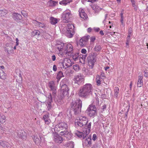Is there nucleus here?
I'll use <instances>...</instances> for the list:
<instances>
[{
	"label": "nucleus",
	"instance_id": "obj_1",
	"mask_svg": "<svg viewBox=\"0 0 148 148\" xmlns=\"http://www.w3.org/2000/svg\"><path fill=\"white\" fill-rule=\"evenodd\" d=\"M56 47L59 51L58 55L60 57H65L67 56H70L73 53V47L70 43H64L58 42L56 45Z\"/></svg>",
	"mask_w": 148,
	"mask_h": 148
},
{
	"label": "nucleus",
	"instance_id": "obj_2",
	"mask_svg": "<svg viewBox=\"0 0 148 148\" xmlns=\"http://www.w3.org/2000/svg\"><path fill=\"white\" fill-rule=\"evenodd\" d=\"M68 125L64 122H61L56 125L54 128L56 132H58L61 130H63L60 133V134L64 135L68 139H70L72 136V134L68 131Z\"/></svg>",
	"mask_w": 148,
	"mask_h": 148
},
{
	"label": "nucleus",
	"instance_id": "obj_3",
	"mask_svg": "<svg viewBox=\"0 0 148 148\" xmlns=\"http://www.w3.org/2000/svg\"><path fill=\"white\" fill-rule=\"evenodd\" d=\"M74 26L72 24H68L67 26L64 27L62 30V33L69 38L73 37L75 32Z\"/></svg>",
	"mask_w": 148,
	"mask_h": 148
},
{
	"label": "nucleus",
	"instance_id": "obj_4",
	"mask_svg": "<svg viewBox=\"0 0 148 148\" xmlns=\"http://www.w3.org/2000/svg\"><path fill=\"white\" fill-rule=\"evenodd\" d=\"M91 122H89L86 126L87 128H85L83 130V132L77 130L75 132L76 136L80 138L84 139L86 136L90 132Z\"/></svg>",
	"mask_w": 148,
	"mask_h": 148
},
{
	"label": "nucleus",
	"instance_id": "obj_5",
	"mask_svg": "<svg viewBox=\"0 0 148 148\" xmlns=\"http://www.w3.org/2000/svg\"><path fill=\"white\" fill-rule=\"evenodd\" d=\"M71 106L75 114H77L81 112L82 101L78 99L75 101H73Z\"/></svg>",
	"mask_w": 148,
	"mask_h": 148
},
{
	"label": "nucleus",
	"instance_id": "obj_6",
	"mask_svg": "<svg viewBox=\"0 0 148 148\" xmlns=\"http://www.w3.org/2000/svg\"><path fill=\"white\" fill-rule=\"evenodd\" d=\"M72 16V14L71 11L69 9H67L62 14L61 18L63 22L67 23L70 21V18Z\"/></svg>",
	"mask_w": 148,
	"mask_h": 148
},
{
	"label": "nucleus",
	"instance_id": "obj_7",
	"mask_svg": "<svg viewBox=\"0 0 148 148\" xmlns=\"http://www.w3.org/2000/svg\"><path fill=\"white\" fill-rule=\"evenodd\" d=\"M88 119L85 116H81L79 117V120H76L75 121V124L77 125L80 127H82L84 126H85V128H87L86 126L88 123Z\"/></svg>",
	"mask_w": 148,
	"mask_h": 148
},
{
	"label": "nucleus",
	"instance_id": "obj_8",
	"mask_svg": "<svg viewBox=\"0 0 148 148\" xmlns=\"http://www.w3.org/2000/svg\"><path fill=\"white\" fill-rule=\"evenodd\" d=\"M86 112L90 117L94 116L97 114V108L95 106L92 105L89 106Z\"/></svg>",
	"mask_w": 148,
	"mask_h": 148
},
{
	"label": "nucleus",
	"instance_id": "obj_9",
	"mask_svg": "<svg viewBox=\"0 0 148 148\" xmlns=\"http://www.w3.org/2000/svg\"><path fill=\"white\" fill-rule=\"evenodd\" d=\"M97 56L96 53H93L90 54L88 58V64L92 68L93 67L94 64L96 61Z\"/></svg>",
	"mask_w": 148,
	"mask_h": 148
},
{
	"label": "nucleus",
	"instance_id": "obj_10",
	"mask_svg": "<svg viewBox=\"0 0 148 148\" xmlns=\"http://www.w3.org/2000/svg\"><path fill=\"white\" fill-rule=\"evenodd\" d=\"M92 86L90 84H86L80 88V92H90L92 91Z\"/></svg>",
	"mask_w": 148,
	"mask_h": 148
},
{
	"label": "nucleus",
	"instance_id": "obj_11",
	"mask_svg": "<svg viewBox=\"0 0 148 148\" xmlns=\"http://www.w3.org/2000/svg\"><path fill=\"white\" fill-rule=\"evenodd\" d=\"M74 80L75 83L78 85H80L83 83L84 78L83 76L80 74H79L74 76Z\"/></svg>",
	"mask_w": 148,
	"mask_h": 148
},
{
	"label": "nucleus",
	"instance_id": "obj_12",
	"mask_svg": "<svg viewBox=\"0 0 148 148\" xmlns=\"http://www.w3.org/2000/svg\"><path fill=\"white\" fill-rule=\"evenodd\" d=\"M89 36H85L81 38L78 42V44L81 47H85L89 39Z\"/></svg>",
	"mask_w": 148,
	"mask_h": 148
},
{
	"label": "nucleus",
	"instance_id": "obj_13",
	"mask_svg": "<svg viewBox=\"0 0 148 148\" xmlns=\"http://www.w3.org/2000/svg\"><path fill=\"white\" fill-rule=\"evenodd\" d=\"M62 64L64 68L66 69L70 67L72 64L71 60L68 58H65L63 60Z\"/></svg>",
	"mask_w": 148,
	"mask_h": 148
},
{
	"label": "nucleus",
	"instance_id": "obj_14",
	"mask_svg": "<svg viewBox=\"0 0 148 148\" xmlns=\"http://www.w3.org/2000/svg\"><path fill=\"white\" fill-rule=\"evenodd\" d=\"M27 133L23 130H20L17 132V136L19 138L22 140H25L27 138Z\"/></svg>",
	"mask_w": 148,
	"mask_h": 148
},
{
	"label": "nucleus",
	"instance_id": "obj_15",
	"mask_svg": "<svg viewBox=\"0 0 148 148\" xmlns=\"http://www.w3.org/2000/svg\"><path fill=\"white\" fill-rule=\"evenodd\" d=\"M53 140L56 143L59 144L62 143L63 141L62 138L56 133L54 134Z\"/></svg>",
	"mask_w": 148,
	"mask_h": 148
},
{
	"label": "nucleus",
	"instance_id": "obj_16",
	"mask_svg": "<svg viewBox=\"0 0 148 148\" xmlns=\"http://www.w3.org/2000/svg\"><path fill=\"white\" fill-rule=\"evenodd\" d=\"M79 15L80 17L84 20L88 18L87 14L84 10L82 8H79Z\"/></svg>",
	"mask_w": 148,
	"mask_h": 148
},
{
	"label": "nucleus",
	"instance_id": "obj_17",
	"mask_svg": "<svg viewBox=\"0 0 148 148\" xmlns=\"http://www.w3.org/2000/svg\"><path fill=\"white\" fill-rule=\"evenodd\" d=\"M61 86L60 91L61 92H68L69 91V89L67 86L65 84H63L62 82L60 83Z\"/></svg>",
	"mask_w": 148,
	"mask_h": 148
},
{
	"label": "nucleus",
	"instance_id": "obj_18",
	"mask_svg": "<svg viewBox=\"0 0 148 148\" xmlns=\"http://www.w3.org/2000/svg\"><path fill=\"white\" fill-rule=\"evenodd\" d=\"M85 138L83 139V144L86 146H87L89 145H90L91 144V136L85 139Z\"/></svg>",
	"mask_w": 148,
	"mask_h": 148
},
{
	"label": "nucleus",
	"instance_id": "obj_19",
	"mask_svg": "<svg viewBox=\"0 0 148 148\" xmlns=\"http://www.w3.org/2000/svg\"><path fill=\"white\" fill-rule=\"evenodd\" d=\"M32 138L34 142L37 144H39L40 141H42L43 138L42 137H40V139L36 135H33Z\"/></svg>",
	"mask_w": 148,
	"mask_h": 148
},
{
	"label": "nucleus",
	"instance_id": "obj_20",
	"mask_svg": "<svg viewBox=\"0 0 148 148\" xmlns=\"http://www.w3.org/2000/svg\"><path fill=\"white\" fill-rule=\"evenodd\" d=\"M49 114L47 113V114L44 115L43 119L45 121V124L48 125L50 123L51 121L49 119Z\"/></svg>",
	"mask_w": 148,
	"mask_h": 148
},
{
	"label": "nucleus",
	"instance_id": "obj_21",
	"mask_svg": "<svg viewBox=\"0 0 148 148\" xmlns=\"http://www.w3.org/2000/svg\"><path fill=\"white\" fill-rule=\"evenodd\" d=\"M13 18L16 21H18L22 18V16L21 14L15 13L13 14Z\"/></svg>",
	"mask_w": 148,
	"mask_h": 148
},
{
	"label": "nucleus",
	"instance_id": "obj_22",
	"mask_svg": "<svg viewBox=\"0 0 148 148\" xmlns=\"http://www.w3.org/2000/svg\"><path fill=\"white\" fill-rule=\"evenodd\" d=\"M32 22L36 26H37L39 27H42L43 28H45V26L44 23L40 22H39L36 20H33L32 21Z\"/></svg>",
	"mask_w": 148,
	"mask_h": 148
},
{
	"label": "nucleus",
	"instance_id": "obj_23",
	"mask_svg": "<svg viewBox=\"0 0 148 148\" xmlns=\"http://www.w3.org/2000/svg\"><path fill=\"white\" fill-rule=\"evenodd\" d=\"M121 18L120 21L121 23L120 26L121 27H123L125 25V18L123 16V13L121 12L120 14Z\"/></svg>",
	"mask_w": 148,
	"mask_h": 148
},
{
	"label": "nucleus",
	"instance_id": "obj_24",
	"mask_svg": "<svg viewBox=\"0 0 148 148\" xmlns=\"http://www.w3.org/2000/svg\"><path fill=\"white\" fill-rule=\"evenodd\" d=\"M54 82L52 81L50 82L49 83V86L51 90H52L53 91H54L56 90V87L54 86Z\"/></svg>",
	"mask_w": 148,
	"mask_h": 148
},
{
	"label": "nucleus",
	"instance_id": "obj_25",
	"mask_svg": "<svg viewBox=\"0 0 148 148\" xmlns=\"http://www.w3.org/2000/svg\"><path fill=\"white\" fill-rule=\"evenodd\" d=\"M59 21L58 20L53 17H51L50 18V23L52 25H54L56 24Z\"/></svg>",
	"mask_w": 148,
	"mask_h": 148
},
{
	"label": "nucleus",
	"instance_id": "obj_26",
	"mask_svg": "<svg viewBox=\"0 0 148 148\" xmlns=\"http://www.w3.org/2000/svg\"><path fill=\"white\" fill-rule=\"evenodd\" d=\"M0 145L5 148H9L10 147L8 143L5 141L0 140Z\"/></svg>",
	"mask_w": 148,
	"mask_h": 148
},
{
	"label": "nucleus",
	"instance_id": "obj_27",
	"mask_svg": "<svg viewBox=\"0 0 148 148\" xmlns=\"http://www.w3.org/2000/svg\"><path fill=\"white\" fill-rule=\"evenodd\" d=\"M143 77L142 76H139L138 77V80L137 82V86L138 87H141L143 85Z\"/></svg>",
	"mask_w": 148,
	"mask_h": 148
},
{
	"label": "nucleus",
	"instance_id": "obj_28",
	"mask_svg": "<svg viewBox=\"0 0 148 148\" xmlns=\"http://www.w3.org/2000/svg\"><path fill=\"white\" fill-rule=\"evenodd\" d=\"M72 1V0H63L59 2L60 4L66 5Z\"/></svg>",
	"mask_w": 148,
	"mask_h": 148
},
{
	"label": "nucleus",
	"instance_id": "obj_29",
	"mask_svg": "<svg viewBox=\"0 0 148 148\" xmlns=\"http://www.w3.org/2000/svg\"><path fill=\"white\" fill-rule=\"evenodd\" d=\"M58 2L53 1L52 0H50L48 1L47 3L48 5L50 6H55Z\"/></svg>",
	"mask_w": 148,
	"mask_h": 148
},
{
	"label": "nucleus",
	"instance_id": "obj_30",
	"mask_svg": "<svg viewBox=\"0 0 148 148\" xmlns=\"http://www.w3.org/2000/svg\"><path fill=\"white\" fill-rule=\"evenodd\" d=\"M6 117L5 116L2 114H0V123H3L5 121Z\"/></svg>",
	"mask_w": 148,
	"mask_h": 148
},
{
	"label": "nucleus",
	"instance_id": "obj_31",
	"mask_svg": "<svg viewBox=\"0 0 148 148\" xmlns=\"http://www.w3.org/2000/svg\"><path fill=\"white\" fill-rule=\"evenodd\" d=\"M77 95L83 98H86L88 97L89 95L88 93H77Z\"/></svg>",
	"mask_w": 148,
	"mask_h": 148
},
{
	"label": "nucleus",
	"instance_id": "obj_32",
	"mask_svg": "<svg viewBox=\"0 0 148 148\" xmlns=\"http://www.w3.org/2000/svg\"><path fill=\"white\" fill-rule=\"evenodd\" d=\"M64 77L63 73L61 71H59L58 73L56 78L58 80H59L60 79Z\"/></svg>",
	"mask_w": 148,
	"mask_h": 148
},
{
	"label": "nucleus",
	"instance_id": "obj_33",
	"mask_svg": "<svg viewBox=\"0 0 148 148\" xmlns=\"http://www.w3.org/2000/svg\"><path fill=\"white\" fill-rule=\"evenodd\" d=\"M86 57V56L85 55L84 56L83 55H80L79 58V62L82 63H84Z\"/></svg>",
	"mask_w": 148,
	"mask_h": 148
},
{
	"label": "nucleus",
	"instance_id": "obj_34",
	"mask_svg": "<svg viewBox=\"0 0 148 148\" xmlns=\"http://www.w3.org/2000/svg\"><path fill=\"white\" fill-rule=\"evenodd\" d=\"M102 78L101 76L99 75H97L96 76V81L98 85H100L101 84V82Z\"/></svg>",
	"mask_w": 148,
	"mask_h": 148
},
{
	"label": "nucleus",
	"instance_id": "obj_35",
	"mask_svg": "<svg viewBox=\"0 0 148 148\" xmlns=\"http://www.w3.org/2000/svg\"><path fill=\"white\" fill-rule=\"evenodd\" d=\"M79 53H75L73 56V59L75 61H77L79 58Z\"/></svg>",
	"mask_w": 148,
	"mask_h": 148
},
{
	"label": "nucleus",
	"instance_id": "obj_36",
	"mask_svg": "<svg viewBox=\"0 0 148 148\" xmlns=\"http://www.w3.org/2000/svg\"><path fill=\"white\" fill-rule=\"evenodd\" d=\"M66 146L68 147H70L73 148L74 147L73 142L71 141L68 142L66 143Z\"/></svg>",
	"mask_w": 148,
	"mask_h": 148
},
{
	"label": "nucleus",
	"instance_id": "obj_37",
	"mask_svg": "<svg viewBox=\"0 0 148 148\" xmlns=\"http://www.w3.org/2000/svg\"><path fill=\"white\" fill-rule=\"evenodd\" d=\"M96 96H97L102 98L104 99L105 98L106 96L103 93H95Z\"/></svg>",
	"mask_w": 148,
	"mask_h": 148
},
{
	"label": "nucleus",
	"instance_id": "obj_38",
	"mask_svg": "<svg viewBox=\"0 0 148 148\" xmlns=\"http://www.w3.org/2000/svg\"><path fill=\"white\" fill-rule=\"evenodd\" d=\"M7 14V11L5 10H0V16H5Z\"/></svg>",
	"mask_w": 148,
	"mask_h": 148
},
{
	"label": "nucleus",
	"instance_id": "obj_39",
	"mask_svg": "<svg viewBox=\"0 0 148 148\" xmlns=\"http://www.w3.org/2000/svg\"><path fill=\"white\" fill-rule=\"evenodd\" d=\"M0 78L3 79H5V74L3 71L0 73Z\"/></svg>",
	"mask_w": 148,
	"mask_h": 148
},
{
	"label": "nucleus",
	"instance_id": "obj_40",
	"mask_svg": "<svg viewBox=\"0 0 148 148\" xmlns=\"http://www.w3.org/2000/svg\"><path fill=\"white\" fill-rule=\"evenodd\" d=\"M31 34L34 36L36 35L39 36L40 34V32L38 30H34L32 32Z\"/></svg>",
	"mask_w": 148,
	"mask_h": 148
},
{
	"label": "nucleus",
	"instance_id": "obj_41",
	"mask_svg": "<svg viewBox=\"0 0 148 148\" xmlns=\"http://www.w3.org/2000/svg\"><path fill=\"white\" fill-rule=\"evenodd\" d=\"M101 46L99 45H96L95 46L94 49L95 50L97 51H99L101 49Z\"/></svg>",
	"mask_w": 148,
	"mask_h": 148
},
{
	"label": "nucleus",
	"instance_id": "obj_42",
	"mask_svg": "<svg viewBox=\"0 0 148 148\" xmlns=\"http://www.w3.org/2000/svg\"><path fill=\"white\" fill-rule=\"evenodd\" d=\"M73 69L75 71H78L79 70L80 68L78 64H75L73 66Z\"/></svg>",
	"mask_w": 148,
	"mask_h": 148
},
{
	"label": "nucleus",
	"instance_id": "obj_43",
	"mask_svg": "<svg viewBox=\"0 0 148 148\" xmlns=\"http://www.w3.org/2000/svg\"><path fill=\"white\" fill-rule=\"evenodd\" d=\"M47 108H48V110H49L51 108V102L50 101H48L47 103Z\"/></svg>",
	"mask_w": 148,
	"mask_h": 148
},
{
	"label": "nucleus",
	"instance_id": "obj_44",
	"mask_svg": "<svg viewBox=\"0 0 148 148\" xmlns=\"http://www.w3.org/2000/svg\"><path fill=\"white\" fill-rule=\"evenodd\" d=\"M130 1L132 3L133 6L134 7V8H136L137 7L136 5V3L135 0H130Z\"/></svg>",
	"mask_w": 148,
	"mask_h": 148
},
{
	"label": "nucleus",
	"instance_id": "obj_45",
	"mask_svg": "<svg viewBox=\"0 0 148 148\" xmlns=\"http://www.w3.org/2000/svg\"><path fill=\"white\" fill-rule=\"evenodd\" d=\"M94 104L96 106H98L99 104V100L98 98L97 97L95 99V101Z\"/></svg>",
	"mask_w": 148,
	"mask_h": 148
},
{
	"label": "nucleus",
	"instance_id": "obj_46",
	"mask_svg": "<svg viewBox=\"0 0 148 148\" xmlns=\"http://www.w3.org/2000/svg\"><path fill=\"white\" fill-rule=\"evenodd\" d=\"M4 130V129L2 126L0 124V134H3L4 132L3 131Z\"/></svg>",
	"mask_w": 148,
	"mask_h": 148
},
{
	"label": "nucleus",
	"instance_id": "obj_47",
	"mask_svg": "<svg viewBox=\"0 0 148 148\" xmlns=\"http://www.w3.org/2000/svg\"><path fill=\"white\" fill-rule=\"evenodd\" d=\"M86 50L85 49H82L81 50V52L82 53L86 54Z\"/></svg>",
	"mask_w": 148,
	"mask_h": 148
},
{
	"label": "nucleus",
	"instance_id": "obj_48",
	"mask_svg": "<svg viewBox=\"0 0 148 148\" xmlns=\"http://www.w3.org/2000/svg\"><path fill=\"white\" fill-rule=\"evenodd\" d=\"M97 139V136L96 134H94L93 135L92 139L93 140L95 141Z\"/></svg>",
	"mask_w": 148,
	"mask_h": 148
},
{
	"label": "nucleus",
	"instance_id": "obj_49",
	"mask_svg": "<svg viewBox=\"0 0 148 148\" xmlns=\"http://www.w3.org/2000/svg\"><path fill=\"white\" fill-rule=\"evenodd\" d=\"M93 30L96 32H98L100 30V29L98 27H94L93 28Z\"/></svg>",
	"mask_w": 148,
	"mask_h": 148
},
{
	"label": "nucleus",
	"instance_id": "obj_50",
	"mask_svg": "<svg viewBox=\"0 0 148 148\" xmlns=\"http://www.w3.org/2000/svg\"><path fill=\"white\" fill-rule=\"evenodd\" d=\"M21 14L25 17H26L27 16V14L26 13L25 11H22L21 12Z\"/></svg>",
	"mask_w": 148,
	"mask_h": 148
},
{
	"label": "nucleus",
	"instance_id": "obj_51",
	"mask_svg": "<svg viewBox=\"0 0 148 148\" xmlns=\"http://www.w3.org/2000/svg\"><path fill=\"white\" fill-rule=\"evenodd\" d=\"M53 69L54 71H57V67L56 66V65H53Z\"/></svg>",
	"mask_w": 148,
	"mask_h": 148
},
{
	"label": "nucleus",
	"instance_id": "obj_52",
	"mask_svg": "<svg viewBox=\"0 0 148 148\" xmlns=\"http://www.w3.org/2000/svg\"><path fill=\"white\" fill-rule=\"evenodd\" d=\"M56 57L54 55H53L51 56V59L53 61H54L56 60Z\"/></svg>",
	"mask_w": 148,
	"mask_h": 148
},
{
	"label": "nucleus",
	"instance_id": "obj_53",
	"mask_svg": "<svg viewBox=\"0 0 148 148\" xmlns=\"http://www.w3.org/2000/svg\"><path fill=\"white\" fill-rule=\"evenodd\" d=\"M144 76L146 77H148V72L144 71Z\"/></svg>",
	"mask_w": 148,
	"mask_h": 148
},
{
	"label": "nucleus",
	"instance_id": "obj_54",
	"mask_svg": "<svg viewBox=\"0 0 148 148\" xmlns=\"http://www.w3.org/2000/svg\"><path fill=\"white\" fill-rule=\"evenodd\" d=\"M115 92H119V88L118 87H115L114 88Z\"/></svg>",
	"mask_w": 148,
	"mask_h": 148
},
{
	"label": "nucleus",
	"instance_id": "obj_55",
	"mask_svg": "<svg viewBox=\"0 0 148 148\" xmlns=\"http://www.w3.org/2000/svg\"><path fill=\"white\" fill-rule=\"evenodd\" d=\"M16 46H18L19 44V40L18 38H16Z\"/></svg>",
	"mask_w": 148,
	"mask_h": 148
},
{
	"label": "nucleus",
	"instance_id": "obj_56",
	"mask_svg": "<svg viewBox=\"0 0 148 148\" xmlns=\"http://www.w3.org/2000/svg\"><path fill=\"white\" fill-rule=\"evenodd\" d=\"M126 47L128 48L129 47V41L128 40H127V41L126 42Z\"/></svg>",
	"mask_w": 148,
	"mask_h": 148
},
{
	"label": "nucleus",
	"instance_id": "obj_57",
	"mask_svg": "<svg viewBox=\"0 0 148 148\" xmlns=\"http://www.w3.org/2000/svg\"><path fill=\"white\" fill-rule=\"evenodd\" d=\"M95 37H92L90 38V40L91 41L93 42L95 41Z\"/></svg>",
	"mask_w": 148,
	"mask_h": 148
},
{
	"label": "nucleus",
	"instance_id": "obj_58",
	"mask_svg": "<svg viewBox=\"0 0 148 148\" xmlns=\"http://www.w3.org/2000/svg\"><path fill=\"white\" fill-rule=\"evenodd\" d=\"M92 30H93V29H92L91 28L89 27L88 29L87 32H88L90 33V32Z\"/></svg>",
	"mask_w": 148,
	"mask_h": 148
},
{
	"label": "nucleus",
	"instance_id": "obj_59",
	"mask_svg": "<svg viewBox=\"0 0 148 148\" xmlns=\"http://www.w3.org/2000/svg\"><path fill=\"white\" fill-rule=\"evenodd\" d=\"M48 93L49 94V95L48 98L50 100H51L52 99V97H51V93Z\"/></svg>",
	"mask_w": 148,
	"mask_h": 148
},
{
	"label": "nucleus",
	"instance_id": "obj_60",
	"mask_svg": "<svg viewBox=\"0 0 148 148\" xmlns=\"http://www.w3.org/2000/svg\"><path fill=\"white\" fill-rule=\"evenodd\" d=\"M132 29L131 28H130L129 30L128 33L130 34H131L132 33Z\"/></svg>",
	"mask_w": 148,
	"mask_h": 148
},
{
	"label": "nucleus",
	"instance_id": "obj_61",
	"mask_svg": "<svg viewBox=\"0 0 148 148\" xmlns=\"http://www.w3.org/2000/svg\"><path fill=\"white\" fill-rule=\"evenodd\" d=\"M99 33L100 34H101L102 35H103L104 34L103 32V31L102 30L100 31Z\"/></svg>",
	"mask_w": 148,
	"mask_h": 148
},
{
	"label": "nucleus",
	"instance_id": "obj_62",
	"mask_svg": "<svg viewBox=\"0 0 148 148\" xmlns=\"http://www.w3.org/2000/svg\"><path fill=\"white\" fill-rule=\"evenodd\" d=\"M106 108V105H104L103 106H102V109H103L104 110V109H105Z\"/></svg>",
	"mask_w": 148,
	"mask_h": 148
},
{
	"label": "nucleus",
	"instance_id": "obj_63",
	"mask_svg": "<svg viewBox=\"0 0 148 148\" xmlns=\"http://www.w3.org/2000/svg\"><path fill=\"white\" fill-rule=\"evenodd\" d=\"M130 34H131L128 33V36H127V40H129V39L130 38Z\"/></svg>",
	"mask_w": 148,
	"mask_h": 148
},
{
	"label": "nucleus",
	"instance_id": "obj_64",
	"mask_svg": "<svg viewBox=\"0 0 148 148\" xmlns=\"http://www.w3.org/2000/svg\"><path fill=\"white\" fill-rule=\"evenodd\" d=\"M109 68V66H107L105 68V71H106L107 69H108Z\"/></svg>",
	"mask_w": 148,
	"mask_h": 148
}]
</instances>
